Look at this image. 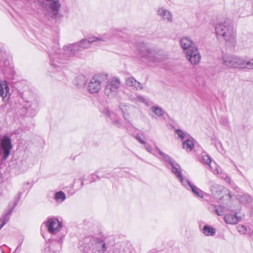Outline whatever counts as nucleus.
<instances>
[{
	"label": "nucleus",
	"mask_w": 253,
	"mask_h": 253,
	"mask_svg": "<svg viewBox=\"0 0 253 253\" xmlns=\"http://www.w3.org/2000/svg\"><path fill=\"white\" fill-rule=\"evenodd\" d=\"M122 32L117 29H112L99 37H91L81 40L79 42L59 48L58 43H56L50 47L48 51L49 64L53 68L60 67L70 57L76 56L81 51L90 47L91 44L99 45L102 42H106L113 37H119Z\"/></svg>",
	"instance_id": "1"
},
{
	"label": "nucleus",
	"mask_w": 253,
	"mask_h": 253,
	"mask_svg": "<svg viewBox=\"0 0 253 253\" xmlns=\"http://www.w3.org/2000/svg\"><path fill=\"white\" fill-rule=\"evenodd\" d=\"M122 32L117 29H112L99 37H91L81 40L79 42L59 48L58 43H56L50 47L48 51L49 64L53 68L60 67L70 57L76 56L81 51L90 47L91 44L99 45L102 42H106L113 37H119Z\"/></svg>",
	"instance_id": "2"
},
{
	"label": "nucleus",
	"mask_w": 253,
	"mask_h": 253,
	"mask_svg": "<svg viewBox=\"0 0 253 253\" xmlns=\"http://www.w3.org/2000/svg\"><path fill=\"white\" fill-rule=\"evenodd\" d=\"M156 149L165 162L168 163V165H166L167 167L171 169V172L174 174L175 176L180 181L182 185L187 188H188V187L190 188L194 194L199 197L203 198L204 196L203 192L197 186L191 184L188 179L183 177L179 164L170 156L162 152L158 147L156 146Z\"/></svg>",
	"instance_id": "3"
},
{
	"label": "nucleus",
	"mask_w": 253,
	"mask_h": 253,
	"mask_svg": "<svg viewBox=\"0 0 253 253\" xmlns=\"http://www.w3.org/2000/svg\"><path fill=\"white\" fill-rule=\"evenodd\" d=\"M216 34L218 38H222L228 46H231L236 42V32L233 24L229 20L219 22L215 26Z\"/></svg>",
	"instance_id": "4"
},
{
	"label": "nucleus",
	"mask_w": 253,
	"mask_h": 253,
	"mask_svg": "<svg viewBox=\"0 0 253 253\" xmlns=\"http://www.w3.org/2000/svg\"><path fill=\"white\" fill-rule=\"evenodd\" d=\"M139 54L149 61L156 63L167 59V55L163 51L143 42L139 43Z\"/></svg>",
	"instance_id": "5"
},
{
	"label": "nucleus",
	"mask_w": 253,
	"mask_h": 253,
	"mask_svg": "<svg viewBox=\"0 0 253 253\" xmlns=\"http://www.w3.org/2000/svg\"><path fill=\"white\" fill-rule=\"evenodd\" d=\"M82 245L85 253H104L107 250L105 242L93 236L85 237Z\"/></svg>",
	"instance_id": "6"
},
{
	"label": "nucleus",
	"mask_w": 253,
	"mask_h": 253,
	"mask_svg": "<svg viewBox=\"0 0 253 253\" xmlns=\"http://www.w3.org/2000/svg\"><path fill=\"white\" fill-rule=\"evenodd\" d=\"M222 64L229 68L251 69L253 66V63L247 57H241L233 55L223 56Z\"/></svg>",
	"instance_id": "7"
},
{
	"label": "nucleus",
	"mask_w": 253,
	"mask_h": 253,
	"mask_svg": "<svg viewBox=\"0 0 253 253\" xmlns=\"http://www.w3.org/2000/svg\"><path fill=\"white\" fill-rule=\"evenodd\" d=\"M120 86V79L117 77L111 78L108 80L106 83L104 93L108 97L113 98L117 95Z\"/></svg>",
	"instance_id": "8"
},
{
	"label": "nucleus",
	"mask_w": 253,
	"mask_h": 253,
	"mask_svg": "<svg viewBox=\"0 0 253 253\" xmlns=\"http://www.w3.org/2000/svg\"><path fill=\"white\" fill-rule=\"evenodd\" d=\"M107 75L105 73L98 74L93 76L88 84V90L91 93H97L102 87V83L107 79Z\"/></svg>",
	"instance_id": "9"
},
{
	"label": "nucleus",
	"mask_w": 253,
	"mask_h": 253,
	"mask_svg": "<svg viewBox=\"0 0 253 253\" xmlns=\"http://www.w3.org/2000/svg\"><path fill=\"white\" fill-rule=\"evenodd\" d=\"M12 148V140L7 136L4 135L0 139V155L2 161L6 160L10 155Z\"/></svg>",
	"instance_id": "10"
},
{
	"label": "nucleus",
	"mask_w": 253,
	"mask_h": 253,
	"mask_svg": "<svg viewBox=\"0 0 253 253\" xmlns=\"http://www.w3.org/2000/svg\"><path fill=\"white\" fill-rule=\"evenodd\" d=\"M42 7L47 11H51L53 16L57 18L61 4L59 0H42Z\"/></svg>",
	"instance_id": "11"
},
{
	"label": "nucleus",
	"mask_w": 253,
	"mask_h": 253,
	"mask_svg": "<svg viewBox=\"0 0 253 253\" xmlns=\"http://www.w3.org/2000/svg\"><path fill=\"white\" fill-rule=\"evenodd\" d=\"M187 59L193 65L198 64L201 60V55L197 47H192L185 52Z\"/></svg>",
	"instance_id": "12"
},
{
	"label": "nucleus",
	"mask_w": 253,
	"mask_h": 253,
	"mask_svg": "<svg viewBox=\"0 0 253 253\" xmlns=\"http://www.w3.org/2000/svg\"><path fill=\"white\" fill-rule=\"evenodd\" d=\"M46 226L50 233L55 234L61 228L62 223L57 218H52L48 219L46 223Z\"/></svg>",
	"instance_id": "13"
},
{
	"label": "nucleus",
	"mask_w": 253,
	"mask_h": 253,
	"mask_svg": "<svg viewBox=\"0 0 253 253\" xmlns=\"http://www.w3.org/2000/svg\"><path fill=\"white\" fill-rule=\"evenodd\" d=\"M18 202V200H15L13 203L9 204L7 212L0 218V229L9 221L12 211L17 205Z\"/></svg>",
	"instance_id": "14"
},
{
	"label": "nucleus",
	"mask_w": 253,
	"mask_h": 253,
	"mask_svg": "<svg viewBox=\"0 0 253 253\" xmlns=\"http://www.w3.org/2000/svg\"><path fill=\"white\" fill-rule=\"evenodd\" d=\"M63 236L62 235L57 240H52L49 245L47 249V251L49 252H52L53 253H56L59 252L61 248V243L62 242V238Z\"/></svg>",
	"instance_id": "15"
},
{
	"label": "nucleus",
	"mask_w": 253,
	"mask_h": 253,
	"mask_svg": "<svg viewBox=\"0 0 253 253\" xmlns=\"http://www.w3.org/2000/svg\"><path fill=\"white\" fill-rule=\"evenodd\" d=\"M157 14L168 22H172V16L171 13L164 7H159L157 10Z\"/></svg>",
	"instance_id": "16"
},
{
	"label": "nucleus",
	"mask_w": 253,
	"mask_h": 253,
	"mask_svg": "<svg viewBox=\"0 0 253 253\" xmlns=\"http://www.w3.org/2000/svg\"><path fill=\"white\" fill-rule=\"evenodd\" d=\"M180 45L185 52L191 49L192 47H195V43L188 37H184L181 39L180 41Z\"/></svg>",
	"instance_id": "17"
},
{
	"label": "nucleus",
	"mask_w": 253,
	"mask_h": 253,
	"mask_svg": "<svg viewBox=\"0 0 253 253\" xmlns=\"http://www.w3.org/2000/svg\"><path fill=\"white\" fill-rule=\"evenodd\" d=\"M126 84L127 86L133 87L136 90H140L143 88V85L140 82L137 81L133 77H130L126 79Z\"/></svg>",
	"instance_id": "18"
},
{
	"label": "nucleus",
	"mask_w": 253,
	"mask_h": 253,
	"mask_svg": "<svg viewBox=\"0 0 253 253\" xmlns=\"http://www.w3.org/2000/svg\"><path fill=\"white\" fill-rule=\"evenodd\" d=\"M132 108V106L123 103L119 105V108L122 111L124 119L128 123H130L129 111Z\"/></svg>",
	"instance_id": "19"
},
{
	"label": "nucleus",
	"mask_w": 253,
	"mask_h": 253,
	"mask_svg": "<svg viewBox=\"0 0 253 253\" xmlns=\"http://www.w3.org/2000/svg\"><path fill=\"white\" fill-rule=\"evenodd\" d=\"M104 114L110 118L111 123L113 125L118 128L122 127L123 124L122 122L120 120L115 118V116H116L115 114L111 113L108 110H105Z\"/></svg>",
	"instance_id": "20"
},
{
	"label": "nucleus",
	"mask_w": 253,
	"mask_h": 253,
	"mask_svg": "<svg viewBox=\"0 0 253 253\" xmlns=\"http://www.w3.org/2000/svg\"><path fill=\"white\" fill-rule=\"evenodd\" d=\"M9 95V88L6 82H0V97L5 98Z\"/></svg>",
	"instance_id": "21"
},
{
	"label": "nucleus",
	"mask_w": 253,
	"mask_h": 253,
	"mask_svg": "<svg viewBox=\"0 0 253 253\" xmlns=\"http://www.w3.org/2000/svg\"><path fill=\"white\" fill-rule=\"evenodd\" d=\"M74 82L75 85L78 88H83L87 83V79L84 76H79L76 78Z\"/></svg>",
	"instance_id": "22"
},
{
	"label": "nucleus",
	"mask_w": 253,
	"mask_h": 253,
	"mask_svg": "<svg viewBox=\"0 0 253 253\" xmlns=\"http://www.w3.org/2000/svg\"><path fill=\"white\" fill-rule=\"evenodd\" d=\"M225 222L229 224H235L238 223L239 220V217L236 214H227L224 216Z\"/></svg>",
	"instance_id": "23"
},
{
	"label": "nucleus",
	"mask_w": 253,
	"mask_h": 253,
	"mask_svg": "<svg viewBox=\"0 0 253 253\" xmlns=\"http://www.w3.org/2000/svg\"><path fill=\"white\" fill-rule=\"evenodd\" d=\"M223 189V187L218 184H214L211 187V192L212 194L215 197H217L220 195Z\"/></svg>",
	"instance_id": "24"
},
{
	"label": "nucleus",
	"mask_w": 253,
	"mask_h": 253,
	"mask_svg": "<svg viewBox=\"0 0 253 253\" xmlns=\"http://www.w3.org/2000/svg\"><path fill=\"white\" fill-rule=\"evenodd\" d=\"M203 232L206 236H213L215 234V229L208 225H205L203 229Z\"/></svg>",
	"instance_id": "25"
},
{
	"label": "nucleus",
	"mask_w": 253,
	"mask_h": 253,
	"mask_svg": "<svg viewBox=\"0 0 253 253\" xmlns=\"http://www.w3.org/2000/svg\"><path fill=\"white\" fill-rule=\"evenodd\" d=\"M54 199L57 202L62 203L66 199V195L63 191H58L55 193Z\"/></svg>",
	"instance_id": "26"
},
{
	"label": "nucleus",
	"mask_w": 253,
	"mask_h": 253,
	"mask_svg": "<svg viewBox=\"0 0 253 253\" xmlns=\"http://www.w3.org/2000/svg\"><path fill=\"white\" fill-rule=\"evenodd\" d=\"M150 110L158 117L162 116L165 113V111L158 106H153L151 107Z\"/></svg>",
	"instance_id": "27"
},
{
	"label": "nucleus",
	"mask_w": 253,
	"mask_h": 253,
	"mask_svg": "<svg viewBox=\"0 0 253 253\" xmlns=\"http://www.w3.org/2000/svg\"><path fill=\"white\" fill-rule=\"evenodd\" d=\"M183 147L188 151H191L194 147L193 141L190 139H187L183 143Z\"/></svg>",
	"instance_id": "28"
},
{
	"label": "nucleus",
	"mask_w": 253,
	"mask_h": 253,
	"mask_svg": "<svg viewBox=\"0 0 253 253\" xmlns=\"http://www.w3.org/2000/svg\"><path fill=\"white\" fill-rule=\"evenodd\" d=\"M251 197L247 194L240 195L239 197V201L242 203H246L251 201Z\"/></svg>",
	"instance_id": "29"
},
{
	"label": "nucleus",
	"mask_w": 253,
	"mask_h": 253,
	"mask_svg": "<svg viewBox=\"0 0 253 253\" xmlns=\"http://www.w3.org/2000/svg\"><path fill=\"white\" fill-rule=\"evenodd\" d=\"M202 161L204 163L209 165L211 169H212V167L211 166V158L210 157V156L208 155H204L202 156Z\"/></svg>",
	"instance_id": "30"
},
{
	"label": "nucleus",
	"mask_w": 253,
	"mask_h": 253,
	"mask_svg": "<svg viewBox=\"0 0 253 253\" xmlns=\"http://www.w3.org/2000/svg\"><path fill=\"white\" fill-rule=\"evenodd\" d=\"M38 103L37 101H34L31 103V104L29 105V108L27 109L28 111H29V110L31 109L32 110H34V113L36 112V110L38 109Z\"/></svg>",
	"instance_id": "31"
},
{
	"label": "nucleus",
	"mask_w": 253,
	"mask_h": 253,
	"mask_svg": "<svg viewBox=\"0 0 253 253\" xmlns=\"http://www.w3.org/2000/svg\"><path fill=\"white\" fill-rule=\"evenodd\" d=\"M238 231L242 234H245L247 231L246 227L243 225H238L237 227Z\"/></svg>",
	"instance_id": "32"
},
{
	"label": "nucleus",
	"mask_w": 253,
	"mask_h": 253,
	"mask_svg": "<svg viewBox=\"0 0 253 253\" xmlns=\"http://www.w3.org/2000/svg\"><path fill=\"white\" fill-rule=\"evenodd\" d=\"M136 101L141 102L144 103H146L147 101L143 96L139 95L137 96L136 98Z\"/></svg>",
	"instance_id": "33"
},
{
	"label": "nucleus",
	"mask_w": 253,
	"mask_h": 253,
	"mask_svg": "<svg viewBox=\"0 0 253 253\" xmlns=\"http://www.w3.org/2000/svg\"><path fill=\"white\" fill-rule=\"evenodd\" d=\"M221 178L224 179L226 182L231 184V179L229 177L227 176L226 174L222 173V175L221 176Z\"/></svg>",
	"instance_id": "34"
},
{
	"label": "nucleus",
	"mask_w": 253,
	"mask_h": 253,
	"mask_svg": "<svg viewBox=\"0 0 253 253\" xmlns=\"http://www.w3.org/2000/svg\"><path fill=\"white\" fill-rule=\"evenodd\" d=\"M176 133L182 139H184L185 134L183 131L180 129H176Z\"/></svg>",
	"instance_id": "35"
},
{
	"label": "nucleus",
	"mask_w": 253,
	"mask_h": 253,
	"mask_svg": "<svg viewBox=\"0 0 253 253\" xmlns=\"http://www.w3.org/2000/svg\"><path fill=\"white\" fill-rule=\"evenodd\" d=\"M135 138L141 144H145V141L142 138L141 136L137 134L135 136Z\"/></svg>",
	"instance_id": "36"
},
{
	"label": "nucleus",
	"mask_w": 253,
	"mask_h": 253,
	"mask_svg": "<svg viewBox=\"0 0 253 253\" xmlns=\"http://www.w3.org/2000/svg\"><path fill=\"white\" fill-rule=\"evenodd\" d=\"M215 212L218 215H222L223 214V211L221 209L218 208L216 209Z\"/></svg>",
	"instance_id": "37"
},
{
	"label": "nucleus",
	"mask_w": 253,
	"mask_h": 253,
	"mask_svg": "<svg viewBox=\"0 0 253 253\" xmlns=\"http://www.w3.org/2000/svg\"><path fill=\"white\" fill-rule=\"evenodd\" d=\"M220 169L219 168H215L214 169L212 170V172L214 174H218L220 173Z\"/></svg>",
	"instance_id": "38"
},
{
	"label": "nucleus",
	"mask_w": 253,
	"mask_h": 253,
	"mask_svg": "<svg viewBox=\"0 0 253 253\" xmlns=\"http://www.w3.org/2000/svg\"><path fill=\"white\" fill-rule=\"evenodd\" d=\"M145 148L148 152H151L152 148L150 145H148V144L145 145Z\"/></svg>",
	"instance_id": "39"
},
{
	"label": "nucleus",
	"mask_w": 253,
	"mask_h": 253,
	"mask_svg": "<svg viewBox=\"0 0 253 253\" xmlns=\"http://www.w3.org/2000/svg\"><path fill=\"white\" fill-rule=\"evenodd\" d=\"M114 253H125L124 250H119L118 249H116L114 250Z\"/></svg>",
	"instance_id": "40"
},
{
	"label": "nucleus",
	"mask_w": 253,
	"mask_h": 253,
	"mask_svg": "<svg viewBox=\"0 0 253 253\" xmlns=\"http://www.w3.org/2000/svg\"><path fill=\"white\" fill-rule=\"evenodd\" d=\"M4 54H5L4 52L0 48V60L3 57Z\"/></svg>",
	"instance_id": "41"
},
{
	"label": "nucleus",
	"mask_w": 253,
	"mask_h": 253,
	"mask_svg": "<svg viewBox=\"0 0 253 253\" xmlns=\"http://www.w3.org/2000/svg\"><path fill=\"white\" fill-rule=\"evenodd\" d=\"M95 176L96 177L98 178V179H99L100 178H99V176H97V175H94V174H92L91 175V176L93 177V176Z\"/></svg>",
	"instance_id": "42"
},
{
	"label": "nucleus",
	"mask_w": 253,
	"mask_h": 253,
	"mask_svg": "<svg viewBox=\"0 0 253 253\" xmlns=\"http://www.w3.org/2000/svg\"><path fill=\"white\" fill-rule=\"evenodd\" d=\"M233 188H234L235 190H237V189H238V187H237V186H235V187H234H234H233Z\"/></svg>",
	"instance_id": "43"
},
{
	"label": "nucleus",
	"mask_w": 253,
	"mask_h": 253,
	"mask_svg": "<svg viewBox=\"0 0 253 253\" xmlns=\"http://www.w3.org/2000/svg\"><path fill=\"white\" fill-rule=\"evenodd\" d=\"M1 253H3V252H1Z\"/></svg>",
	"instance_id": "44"
}]
</instances>
